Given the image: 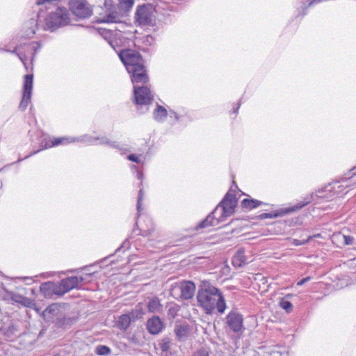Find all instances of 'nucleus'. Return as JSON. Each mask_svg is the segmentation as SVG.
I'll use <instances>...</instances> for the list:
<instances>
[{"label":"nucleus","instance_id":"f257e3e1","mask_svg":"<svg viewBox=\"0 0 356 356\" xmlns=\"http://www.w3.org/2000/svg\"><path fill=\"white\" fill-rule=\"evenodd\" d=\"M199 305L207 314H211L215 309L223 314L227 308L225 299L220 290L207 280L201 282L197 293Z\"/></svg>","mask_w":356,"mask_h":356},{"label":"nucleus","instance_id":"f03ea898","mask_svg":"<svg viewBox=\"0 0 356 356\" xmlns=\"http://www.w3.org/2000/svg\"><path fill=\"white\" fill-rule=\"evenodd\" d=\"M70 23V17L67 10L58 7L55 11L50 13L45 18L44 29L51 31Z\"/></svg>","mask_w":356,"mask_h":356},{"label":"nucleus","instance_id":"7ed1b4c3","mask_svg":"<svg viewBox=\"0 0 356 356\" xmlns=\"http://www.w3.org/2000/svg\"><path fill=\"white\" fill-rule=\"evenodd\" d=\"M195 289L193 282L182 281L172 285L170 293V296L177 300H189L193 297Z\"/></svg>","mask_w":356,"mask_h":356},{"label":"nucleus","instance_id":"20e7f679","mask_svg":"<svg viewBox=\"0 0 356 356\" xmlns=\"http://www.w3.org/2000/svg\"><path fill=\"white\" fill-rule=\"evenodd\" d=\"M236 205V200L234 194L228 192L220 204L216 207L213 213L220 215V220H225L234 211Z\"/></svg>","mask_w":356,"mask_h":356},{"label":"nucleus","instance_id":"39448f33","mask_svg":"<svg viewBox=\"0 0 356 356\" xmlns=\"http://www.w3.org/2000/svg\"><path fill=\"white\" fill-rule=\"evenodd\" d=\"M119 57L127 71L133 70L138 65L143 64V58L141 55L132 49H125L119 52Z\"/></svg>","mask_w":356,"mask_h":356},{"label":"nucleus","instance_id":"423d86ee","mask_svg":"<svg viewBox=\"0 0 356 356\" xmlns=\"http://www.w3.org/2000/svg\"><path fill=\"white\" fill-rule=\"evenodd\" d=\"M68 6L74 15L79 18H88L92 14V8L86 0H70Z\"/></svg>","mask_w":356,"mask_h":356},{"label":"nucleus","instance_id":"0eeeda50","mask_svg":"<svg viewBox=\"0 0 356 356\" xmlns=\"http://www.w3.org/2000/svg\"><path fill=\"white\" fill-rule=\"evenodd\" d=\"M134 102L137 105H148L153 101L154 95L149 86H134Z\"/></svg>","mask_w":356,"mask_h":356},{"label":"nucleus","instance_id":"6e6552de","mask_svg":"<svg viewBox=\"0 0 356 356\" xmlns=\"http://www.w3.org/2000/svg\"><path fill=\"white\" fill-rule=\"evenodd\" d=\"M225 324L236 334H240L244 330L243 316L237 312L232 311L228 313L225 317Z\"/></svg>","mask_w":356,"mask_h":356},{"label":"nucleus","instance_id":"1a4fd4ad","mask_svg":"<svg viewBox=\"0 0 356 356\" xmlns=\"http://www.w3.org/2000/svg\"><path fill=\"white\" fill-rule=\"evenodd\" d=\"M152 21V8L149 5L137 7L135 13V22L140 26L149 25Z\"/></svg>","mask_w":356,"mask_h":356},{"label":"nucleus","instance_id":"9d476101","mask_svg":"<svg viewBox=\"0 0 356 356\" xmlns=\"http://www.w3.org/2000/svg\"><path fill=\"white\" fill-rule=\"evenodd\" d=\"M33 74H26L24 76L23 84V95L22 101L19 104V108L22 111L26 110L30 102L33 88Z\"/></svg>","mask_w":356,"mask_h":356},{"label":"nucleus","instance_id":"9b49d317","mask_svg":"<svg viewBox=\"0 0 356 356\" xmlns=\"http://www.w3.org/2000/svg\"><path fill=\"white\" fill-rule=\"evenodd\" d=\"M0 332L7 340L13 341L19 334V330L16 323L9 317H6L0 325Z\"/></svg>","mask_w":356,"mask_h":356},{"label":"nucleus","instance_id":"f8f14e48","mask_svg":"<svg viewBox=\"0 0 356 356\" xmlns=\"http://www.w3.org/2000/svg\"><path fill=\"white\" fill-rule=\"evenodd\" d=\"M143 314V313L140 310L136 309L128 314L121 315L117 323L118 328L121 330H126L131 322L141 318Z\"/></svg>","mask_w":356,"mask_h":356},{"label":"nucleus","instance_id":"ddd939ff","mask_svg":"<svg viewBox=\"0 0 356 356\" xmlns=\"http://www.w3.org/2000/svg\"><path fill=\"white\" fill-rule=\"evenodd\" d=\"M131 74V81L134 86L145 85L149 81V77L147 74L146 70L143 64L138 65L133 69V70L127 71Z\"/></svg>","mask_w":356,"mask_h":356},{"label":"nucleus","instance_id":"4468645a","mask_svg":"<svg viewBox=\"0 0 356 356\" xmlns=\"http://www.w3.org/2000/svg\"><path fill=\"white\" fill-rule=\"evenodd\" d=\"M101 35L115 51V52L119 54V52L122 51L120 49V42L121 41L122 33L120 32L103 29L101 31Z\"/></svg>","mask_w":356,"mask_h":356},{"label":"nucleus","instance_id":"2eb2a0df","mask_svg":"<svg viewBox=\"0 0 356 356\" xmlns=\"http://www.w3.org/2000/svg\"><path fill=\"white\" fill-rule=\"evenodd\" d=\"M83 281L82 277L72 276L63 279L59 283V288L61 296L70 290L76 288L78 285Z\"/></svg>","mask_w":356,"mask_h":356},{"label":"nucleus","instance_id":"dca6fc26","mask_svg":"<svg viewBox=\"0 0 356 356\" xmlns=\"http://www.w3.org/2000/svg\"><path fill=\"white\" fill-rule=\"evenodd\" d=\"M40 291L46 298H51L52 295L61 296L58 283L47 282L40 286Z\"/></svg>","mask_w":356,"mask_h":356},{"label":"nucleus","instance_id":"f3484780","mask_svg":"<svg viewBox=\"0 0 356 356\" xmlns=\"http://www.w3.org/2000/svg\"><path fill=\"white\" fill-rule=\"evenodd\" d=\"M163 328V323L161 318L154 316L149 318L147 323V329L152 334H157L161 332Z\"/></svg>","mask_w":356,"mask_h":356},{"label":"nucleus","instance_id":"a211bd4d","mask_svg":"<svg viewBox=\"0 0 356 356\" xmlns=\"http://www.w3.org/2000/svg\"><path fill=\"white\" fill-rule=\"evenodd\" d=\"M3 300H11L25 307H30L32 304V301L30 298L8 291L7 293H6V296H3Z\"/></svg>","mask_w":356,"mask_h":356},{"label":"nucleus","instance_id":"6ab92c4d","mask_svg":"<svg viewBox=\"0 0 356 356\" xmlns=\"http://www.w3.org/2000/svg\"><path fill=\"white\" fill-rule=\"evenodd\" d=\"M217 213H213V211L207 216V217L202 220L198 225L197 228L202 229L208 227L209 226H216L220 222L224 221V220H220V215L217 216Z\"/></svg>","mask_w":356,"mask_h":356},{"label":"nucleus","instance_id":"aec40b11","mask_svg":"<svg viewBox=\"0 0 356 356\" xmlns=\"http://www.w3.org/2000/svg\"><path fill=\"white\" fill-rule=\"evenodd\" d=\"M252 260L248 261L246 256L245 255V251L243 249L238 250L232 258V264L235 267H242L243 266L248 264Z\"/></svg>","mask_w":356,"mask_h":356},{"label":"nucleus","instance_id":"412c9836","mask_svg":"<svg viewBox=\"0 0 356 356\" xmlns=\"http://www.w3.org/2000/svg\"><path fill=\"white\" fill-rule=\"evenodd\" d=\"M147 308L152 313H161L163 311V305L158 297H153L149 300Z\"/></svg>","mask_w":356,"mask_h":356},{"label":"nucleus","instance_id":"4be33fe9","mask_svg":"<svg viewBox=\"0 0 356 356\" xmlns=\"http://www.w3.org/2000/svg\"><path fill=\"white\" fill-rule=\"evenodd\" d=\"M159 348L161 350L162 355H168L171 347V341L168 338L162 339L158 343Z\"/></svg>","mask_w":356,"mask_h":356},{"label":"nucleus","instance_id":"5701e85b","mask_svg":"<svg viewBox=\"0 0 356 356\" xmlns=\"http://www.w3.org/2000/svg\"><path fill=\"white\" fill-rule=\"evenodd\" d=\"M261 204H263L262 202L259 201L257 200H254V199H252V200L244 199L241 202V205H242L243 208L247 209L248 210L255 209Z\"/></svg>","mask_w":356,"mask_h":356},{"label":"nucleus","instance_id":"b1692460","mask_svg":"<svg viewBox=\"0 0 356 356\" xmlns=\"http://www.w3.org/2000/svg\"><path fill=\"white\" fill-rule=\"evenodd\" d=\"M167 110L159 105H157L156 108L154 111V118L158 122L163 121L167 116Z\"/></svg>","mask_w":356,"mask_h":356},{"label":"nucleus","instance_id":"393cba45","mask_svg":"<svg viewBox=\"0 0 356 356\" xmlns=\"http://www.w3.org/2000/svg\"><path fill=\"white\" fill-rule=\"evenodd\" d=\"M334 239L343 243V245H349L353 243L354 238L350 236H347L338 233L334 236Z\"/></svg>","mask_w":356,"mask_h":356},{"label":"nucleus","instance_id":"a878e982","mask_svg":"<svg viewBox=\"0 0 356 356\" xmlns=\"http://www.w3.org/2000/svg\"><path fill=\"white\" fill-rule=\"evenodd\" d=\"M134 4V0H119V9L124 12H129Z\"/></svg>","mask_w":356,"mask_h":356},{"label":"nucleus","instance_id":"bb28decb","mask_svg":"<svg viewBox=\"0 0 356 356\" xmlns=\"http://www.w3.org/2000/svg\"><path fill=\"white\" fill-rule=\"evenodd\" d=\"M95 142H97V145H106L114 148H118L117 143L111 141L108 138L104 136H97L95 137Z\"/></svg>","mask_w":356,"mask_h":356},{"label":"nucleus","instance_id":"cd10ccee","mask_svg":"<svg viewBox=\"0 0 356 356\" xmlns=\"http://www.w3.org/2000/svg\"><path fill=\"white\" fill-rule=\"evenodd\" d=\"M77 138L79 140H76V142L83 143L87 145H97L98 144L97 142H95V136H92L88 134H86Z\"/></svg>","mask_w":356,"mask_h":356},{"label":"nucleus","instance_id":"c85d7f7f","mask_svg":"<svg viewBox=\"0 0 356 356\" xmlns=\"http://www.w3.org/2000/svg\"><path fill=\"white\" fill-rule=\"evenodd\" d=\"M314 195L313 194H310L309 195L307 196L304 201L302 202V203H300V204H298L297 205H296L294 207L291 208L289 209V211H293L295 210H298V209H301L302 207L307 205L309 203H310L312 201L314 200Z\"/></svg>","mask_w":356,"mask_h":356},{"label":"nucleus","instance_id":"c756f323","mask_svg":"<svg viewBox=\"0 0 356 356\" xmlns=\"http://www.w3.org/2000/svg\"><path fill=\"white\" fill-rule=\"evenodd\" d=\"M179 310V307L175 304H170L168 306V316L170 318H174Z\"/></svg>","mask_w":356,"mask_h":356},{"label":"nucleus","instance_id":"7c9ffc66","mask_svg":"<svg viewBox=\"0 0 356 356\" xmlns=\"http://www.w3.org/2000/svg\"><path fill=\"white\" fill-rule=\"evenodd\" d=\"M175 332L178 338L182 339L187 336L188 328L186 326L179 325L176 327Z\"/></svg>","mask_w":356,"mask_h":356},{"label":"nucleus","instance_id":"2f4dec72","mask_svg":"<svg viewBox=\"0 0 356 356\" xmlns=\"http://www.w3.org/2000/svg\"><path fill=\"white\" fill-rule=\"evenodd\" d=\"M95 353L99 355H106L111 353V349L106 346L99 345L96 347Z\"/></svg>","mask_w":356,"mask_h":356},{"label":"nucleus","instance_id":"473e14b6","mask_svg":"<svg viewBox=\"0 0 356 356\" xmlns=\"http://www.w3.org/2000/svg\"><path fill=\"white\" fill-rule=\"evenodd\" d=\"M191 356H210V350L208 348H201L195 350Z\"/></svg>","mask_w":356,"mask_h":356},{"label":"nucleus","instance_id":"72a5a7b5","mask_svg":"<svg viewBox=\"0 0 356 356\" xmlns=\"http://www.w3.org/2000/svg\"><path fill=\"white\" fill-rule=\"evenodd\" d=\"M280 307L284 309L287 313H289L292 311L293 309V305L291 302L288 300H282L280 302Z\"/></svg>","mask_w":356,"mask_h":356},{"label":"nucleus","instance_id":"f704fd0d","mask_svg":"<svg viewBox=\"0 0 356 356\" xmlns=\"http://www.w3.org/2000/svg\"><path fill=\"white\" fill-rule=\"evenodd\" d=\"M16 51H17V48H15L14 50L11 51L10 52L13 53V54H16L17 55V56L19 57V58L20 59V60L22 61V63L24 64V67L27 69L26 63V62L27 60L26 55L24 54H22V53H17Z\"/></svg>","mask_w":356,"mask_h":356},{"label":"nucleus","instance_id":"c9c22d12","mask_svg":"<svg viewBox=\"0 0 356 356\" xmlns=\"http://www.w3.org/2000/svg\"><path fill=\"white\" fill-rule=\"evenodd\" d=\"M143 198V191L142 188H140L139 191L138 201H137V211H138V214L140 213V212L142 210L141 207H142Z\"/></svg>","mask_w":356,"mask_h":356},{"label":"nucleus","instance_id":"e433bc0d","mask_svg":"<svg viewBox=\"0 0 356 356\" xmlns=\"http://www.w3.org/2000/svg\"><path fill=\"white\" fill-rule=\"evenodd\" d=\"M63 145H67L71 143H75L78 140V138L76 137H61Z\"/></svg>","mask_w":356,"mask_h":356},{"label":"nucleus","instance_id":"4c0bfd02","mask_svg":"<svg viewBox=\"0 0 356 356\" xmlns=\"http://www.w3.org/2000/svg\"><path fill=\"white\" fill-rule=\"evenodd\" d=\"M63 145L61 138H55L54 140H52L51 142V144H49V145L46 144L44 145V148L51 147L53 146H57V145Z\"/></svg>","mask_w":356,"mask_h":356},{"label":"nucleus","instance_id":"58836bf2","mask_svg":"<svg viewBox=\"0 0 356 356\" xmlns=\"http://www.w3.org/2000/svg\"><path fill=\"white\" fill-rule=\"evenodd\" d=\"M148 220L150 222V227H148L147 229L142 230V232H143L142 234L144 236L149 235L151 234V232H153L154 229V226L152 220L150 219H148Z\"/></svg>","mask_w":356,"mask_h":356},{"label":"nucleus","instance_id":"ea45409f","mask_svg":"<svg viewBox=\"0 0 356 356\" xmlns=\"http://www.w3.org/2000/svg\"><path fill=\"white\" fill-rule=\"evenodd\" d=\"M26 46L29 50H33L34 51H36V50L40 48V44L38 42H32Z\"/></svg>","mask_w":356,"mask_h":356},{"label":"nucleus","instance_id":"a19ab883","mask_svg":"<svg viewBox=\"0 0 356 356\" xmlns=\"http://www.w3.org/2000/svg\"><path fill=\"white\" fill-rule=\"evenodd\" d=\"M312 238V236H310L306 240L300 241V240H298V239H294L293 241V244L296 245V246L305 245L307 243H308Z\"/></svg>","mask_w":356,"mask_h":356},{"label":"nucleus","instance_id":"79ce46f5","mask_svg":"<svg viewBox=\"0 0 356 356\" xmlns=\"http://www.w3.org/2000/svg\"><path fill=\"white\" fill-rule=\"evenodd\" d=\"M127 159L131 161H133L134 163H139L141 162L140 159H139V157L135 154H129L127 156Z\"/></svg>","mask_w":356,"mask_h":356},{"label":"nucleus","instance_id":"37998d69","mask_svg":"<svg viewBox=\"0 0 356 356\" xmlns=\"http://www.w3.org/2000/svg\"><path fill=\"white\" fill-rule=\"evenodd\" d=\"M8 291L4 287L3 284L0 282V298L3 299V296H6V293H7Z\"/></svg>","mask_w":356,"mask_h":356},{"label":"nucleus","instance_id":"c03bdc74","mask_svg":"<svg viewBox=\"0 0 356 356\" xmlns=\"http://www.w3.org/2000/svg\"><path fill=\"white\" fill-rule=\"evenodd\" d=\"M57 309V306L56 305H51L49 306L44 311V313L51 314L54 312Z\"/></svg>","mask_w":356,"mask_h":356},{"label":"nucleus","instance_id":"a18cd8bd","mask_svg":"<svg viewBox=\"0 0 356 356\" xmlns=\"http://www.w3.org/2000/svg\"><path fill=\"white\" fill-rule=\"evenodd\" d=\"M311 280V277H307L305 278H303L301 280H300L297 284L298 286H302L304 284H305L306 282H307L308 281H309Z\"/></svg>","mask_w":356,"mask_h":356},{"label":"nucleus","instance_id":"49530a36","mask_svg":"<svg viewBox=\"0 0 356 356\" xmlns=\"http://www.w3.org/2000/svg\"><path fill=\"white\" fill-rule=\"evenodd\" d=\"M40 152V149L37 150V151H34L33 152L31 153L29 155L26 156L24 159H19L17 162H20L22 161L23 159H27L29 158V156H32V155H34L35 154H37L38 152Z\"/></svg>","mask_w":356,"mask_h":356},{"label":"nucleus","instance_id":"de8ad7c7","mask_svg":"<svg viewBox=\"0 0 356 356\" xmlns=\"http://www.w3.org/2000/svg\"><path fill=\"white\" fill-rule=\"evenodd\" d=\"M152 40L153 38L152 36L147 35L145 38V42L150 43Z\"/></svg>","mask_w":356,"mask_h":356},{"label":"nucleus","instance_id":"09e8293b","mask_svg":"<svg viewBox=\"0 0 356 356\" xmlns=\"http://www.w3.org/2000/svg\"><path fill=\"white\" fill-rule=\"evenodd\" d=\"M35 28L31 27V30L29 31V33H27V35H30V34L33 35V34H35Z\"/></svg>","mask_w":356,"mask_h":356},{"label":"nucleus","instance_id":"8fccbe9b","mask_svg":"<svg viewBox=\"0 0 356 356\" xmlns=\"http://www.w3.org/2000/svg\"><path fill=\"white\" fill-rule=\"evenodd\" d=\"M29 24H30V25H31V26H33V25H34V26H36L35 20H34V19H33L30 20Z\"/></svg>","mask_w":356,"mask_h":356},{"label":"nucleus","instance_id":"3c124183","mask_svg":"<svg viewBox=\"0 0 356 356\" xmlns=\"http://www.w3.org/2000/svg\"><path fill=\"white\" fill-rule=\"evenodd\" d=\"M137 177H138V179H142V178H143V175H142V173H140V172H138V173H137Z\"/></svg>","mask_w":356,"mask_h":356},{"label":"nucleus","instance_id":"603ef678","mask_svg":"<svg viewBox=\"0 0 356 356\" xmlns=\"http://www.w3.org/2000/svg\"><path fill=\"white\" fill-rule=\"evenodd\" d=\"M240 104H238L237 108L236 109H234L233 112L236 113L237 110L239 108Z\"/></svg>","mask_w":356,"mask_h":356},{"label":"nucleus","instance_id":"864d4df0","mask_svg":"<svg viewBox=\"0 0 356 356\" xmlns=\"http://www.w3.org/2000/svg\"><path fill=\"white\" fill-rule=\"evenodd\" d=\"M174 114H175V118H176L177 120H178V119H179V118H178L177 115L175 113H174Z\"/></svg>","mask_w":356,"mask_h":356},{"label":"nucleus","instance_id":"5fc2aeb1","mask_svg":"<svg viewBox=\"0 0 356 356\" xmlns=\"http://www.w3.org/2000/svg\"><path fill=\"white\" fill-rule=\"evenodd\" d=\"M23 279H24V280H31V278H29V277H24Z\"/></svg>","mask_w":356,"mask_h":356},{"label":"nucleus","instance_id":"6e6d98bb","mask_svg":"<svg viewBox=\"0 0 356 356\" xmlns=\"http://www.w3.org/2000/svg\"><path fill=\"white\" fill-rule=\"evenodd\" d=\"M316 197H323V195H316Z\"/></svg>","mask_w":356,"mask_h":356},{"label":"nucleus","instance_id":"4d7b16f0","mask_svg":"<svg viewBox=\"0 0 356 356\" xmlns=\"http://www.w3.org/2000/svg\"><path fill=\"white\" fill-rule=\"evenodd\" d=\"M120 249L121 248H118V249H116V252L119 251Z\"/></svg>","mask_w":356,"mask_h":356},{"label":"nucleus","instance_id":"13d9d810","mask_svg":"<svg viewBox=\"0 0 356 356\" xmlns=\"http://www.w3.org/2000/svg\"><path fill=\"white\" fill-rule=\"evenodd\" d=\"M133 168L136 169L137 168L136 165H133Z\"/></svg>","mask_w":356,"mask_h":356}]
</instances>
